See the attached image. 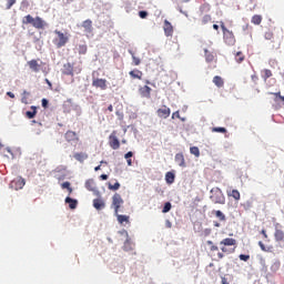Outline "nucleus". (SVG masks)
Instances as JSON below:
<instances>
[{"instance_id": "nucleus-59", "label": "nucleus", "mask_w": 284, "mask_h": 284, "mask_svg": "<svg viewBox=\"0 0 284 284\" xmlns=\"http://www.w3.org/2000/svg\"><path fill=\"white\" fill-rule=\"evenodd\" d=\"M44 82H45L47 84H49V89L52 90V83L50 82V80H49V79H45Z\"/></svg>"}, {"instance_id": "nucleus-15", "label": "nucleus", "mask_w": 284, "mask_h": 284, "mask_svg": "<svg viewBox=\"0 0 284 284\" xmlns=\"http://www.w3.org/2000/svg\"><path fill=\"white\" fill-rule=\"evenodd\" d=\"M27 64L30 68V70L34 73H38L41 71V64L36 59L28 61Z\"/></svg>"}, {"instance_id": "nucleus-23", "label": "nucleus", "mask_w": 284, "mask_h": 284, "mask_svg": "<svg viewBox=\"0 0 284 284\" xmlns=\"http://www.w3.org/2000/svg\"><path fill=\"white\" fill-rule=\"evenodd\" d=\"M63 74L73 77V65L71 63H65L63 65Z\"/></svg>"}, {"instance_id": "nucleus-33", "label": "nucleus", "mask_w": 284, "mask_h": 284, "mask_svg": "<svg viewBox=\"0 0 284 284\" xmlns=\"http://www.w3.org/2000/svg\"><path fill=\"white\" fill-rule=\"evenodd\" d=\"M120 187H121V184L119 182H115L114 184L108 183V190L109 191L116 192V191L120 190Z\"/></svg>"}, {"instance_id": "nucleus-6", "label": "nucleus", "mask_w": 284, "mask_h": 284, "mask_svg": "<svg viewBox=\"0 0 284 284\" xmlns=\"http://www.w3.org/2000/svg\"><path fill=\"white\" fill-rule=\"evenodd\" d=\"M124 200L122 199L121 194L115 193L112 195V203L111 207L115 211V215H118L120 207L123 205Z\"/></svg>"}, {"instance_id": "nucleus-39", "label": "nucleus", "mask_w": 284, "mask_h": 284, "mask_svg": "<svg viewBox=\"0 0 284 284\" xmlns=\"http://www.w3.org/2000/svg\"><path fill=\"white\" fill-rule=\"evenodd\" d=\"M129 53L131 54V57L133 59V64L134 65H140L141 64V59L138 58L132 50H129Z\"/></svg>"}, {"instance_id": "nucleus-3", "label": "nucleus", "mask_w": 284, "mask_h": 284, "mask_svg": "<svg viewBox=\"0 0 284 284\" xmlns=\"http://www.w3.org/2000/svg\"><path fill=\"white\" fill-rule=\"evenodd\" d=\"M210 199L215 204H225L226 203V197L220 187H213L211 190Z\"/></svg>"}, {"instance_id": "nucleus-32", "label": "nucleus", "mask_w": 284, "mask_h": 284, "mask_svg": "<svg viewBox=\"0 0 284 284\" xmlns=\"http://www.w3.org/2000/svg\"><path fill=\"white\" fill-rule=\"evenodd\" d=\"M65 203L69 204V207H70L71 210H74V209L77 207V205H78V201H77V200H73V199H71V197H69V196L65 199Z\"/></svg>"}, {"instance_id": "nucleus-46", "label": "nucleus", "mask_w": 284, "mask_h": 284, "mask_svg": "<svg viewBox=\"0 0 284 284\" xmlns=\"http://www.w3.org/2000/svg\"><path fill=\"white\" fill-rule=\"evenodd\" d=\"M264 37L266 40L271 41L274 39V33H273V31H266Z\"/></svg>"}, {"instance_id": "nucleus-52", "label": "nucleus", "mask_w": 284, "mask_h": 284, "mask_svg": "<svg viewBox=\"0 0 284 284\" xmlns=\"http://www.w3.org/2000/svg\"><path fill=\"white\" fill-rule=\"evenodd\" d=\"M48 104H49L48 100H45V98H43V99L41 100V105H42V108H43V109H47V108H48Z\"/></svg>"}, {"instance_id": "nucleus-48", "label": "nucleus", "mask_w": 284, "mask_h": 284, "mask_svg": "<svg viewBox=\"0 0 284 284\" xmlns=\"http://www.w3.org/2000/svg\"><path fill=\"white\" fill-rule=\"evenodd\" d=\"M239 260H240V261L247 262V261H250V255L240 254V255H239Z\"/></svg>"}, {"instance_id": "nucleus-51", "label": "nucleus", "mask_w": 284, "mask_h": 284, "mask_svg": "<svg viewBox=\"0 0 284 284\" xmlns=\"http://www.w3.org/2000/svg\"><path fill=\"white\" fill-rule=\"evenodd\" d=\"M261 234L263 235L264 240H266V242H270L268 235H267L265 229H263V230L261 231Z\"/></svg>"}, {"instance_id": "nucleus-53", "label": "nucleus", "mask_w": 284, "mask_h": 284, "mask_svg": "<svg viewBox=\"0 0 284 284\" xmlns=\"http://www.w3.org/2000/svg\"><path fill=\"white\" fill-rule=\"evenodd\" d=\"M139 16L141 19H145L148 17V12L146 11H140Z\"/></svg>"}, {"instance_id": "nucleus-19", "label": "nucleus", "mask_w": 284, "mask_h": 284, "mask_svg": "<svg viewBox=\"0 0 284 284\" xmlns=\"http://www.w3.org/2000/svg\"><path fill=\"white\" fill-rule=\"evenodd\" d=\"M213 83H214L215 87L219 88V89H222V88H224V85H225L224 79H223L222 77H220V75H215V77L213 78Z\"/></svg>"}, {"instance_id": "nucleus-5", "label": "nucleus", "mask_w": 284, "mask_h": 284, "mask_svg": "<svg viewBox=\"0 0 284 284\" xmlns=\"http://www.w3.org/2000/svg\"><path fill=\"white\" fill-rule=\"evenodd\" d=\"M221 29L223 31V39L224 42L229 45V47H233L236 43V38L233 33V31L227 30L226 26L224 22H221Z\"/></svg>"}, {"instance_id": "nucleus-62", "label": "nucleus", "mask_w": 284, "mask_h": 284, "mask_svg": "<svg viewBox=\"0 0 284 284\" xmlns=\"http://www.w3.org/2000/svg\"><path fill=\"white\" fill-rule=\"evenodd\" d=\"M165 226H166L168 229H171V227H172V223H171L170 221H166V222H165Z\"/></svg>"}, {"instance_id": "nucleus-35", "label": "nucleus", "mask_w": 284, "mask_h": 284, "mask_svg": "<svg viewBox=\"0 0 284 284\" xmlns=\"http://www.w3.org/2000/svg\"><path fill=\"white\" fill-rule=\"evenodd\" d=\"M61 187H62V190H68L69 195H71L72 192H73V189L71 187V183H70L69 181L63 182V183L61 184Z\"/></svg>"}, {"instance_id": "nucleus-63", "label": "nucleus", "mask_w": 284, "mask_h": 284, "mask_svg": "<svg viewBox=\"0 0 284 284\" xmlns=\"http://www.w3.org/2000/svg\"><path fill=\"white\" fill-rule=\"evenodd\" d=\"M7 95L11 99H14V94L12 92H8Z\"/></svg>"}, {"instance_id": "nucleus-38", "label": "nucleus", "mask_w": 284, "mask_h": 284, "mask_svg": "<svg viewBox=\"0 0 284 284\" xmlns=\"http://www.w3.org/2000/svg\"><path fill=\"white\" fill-rule=\"evenodd\" d=\"M78 52L80 55H85L88 53V45L87 44H80L78 48Z\"/></svg>"}, {"instance_id": "nucleus-2", "label": "nucleus", "mask_w": 284, "mask_h": 284, "mask_svg": "<svg viewBox=\"0 0 284 284\" xmlns=\"http://www.w3.org/2000/svg\"><path fill=\"white\" fill-rule=\"evenodd\" d=\"M53 33L57 34V38H53V45H55L57 49H62L67 45L69 42V33H62V31L55 30Z\"/></svg>"}, {"instance_id": "nucleus-29", "label": "nucleus", "mask_w": 284, "mask_h": 284, "mask_svg": "<svg viewBox=\"0 0 284 284\" xmlns=\"http://www.w3.org/2000/svg\"><path fill=\"white\" fill-rule=\"evenodd\" d=\"M244 61H245V55H244V53H243L242 51H237V52L235 53V62H236L237 64H242Z\"/></svg>"}, {"instance_id": "nucleus-22", "label": "nucleus", "mask_w": 284, "mask_h": 284, "mask_svg": "<svg viewBox=\"0 0 284 284\" xmlns=\"http://www.w3.org/2000/svg\"><path fill=\"white\" fill-rule=\"evenodd\" d=\"M227 196L234 199V201H241V193L239 190H232L226 192Z\"/></svg>"}, {"instance_id": "nucleus-44", "label": "nucleus", "mask_w": 284, "mask_h": 284, "mask_svg": "<svg viewBox=\"0 0 284 284\" xmlns=\"http://www.w3.org/2000/svg\"><path fill=\"white\" fill-rule=\"evenodd\" d=\"M14 3H17V0H6V9L10 10Z\"/></svg>"}, {"instance_id": "nucleus-17", "label": "nucleus", "mask_w": 284, "mask_h": 284, "mask_svg": "<svg viewBox=\"0 0 284 284\" xmlns=\"http://www.w3.org/2000/svg\"><path fill=\"white\" fill-rule=\"evenodd\" d=\"M82 28L87 33H92L93 32V22L92 20L88 19L84 22H82Z\"/></svg>"}, {"instance_id": "nucleus-58", "label": "nucleus", "mask_w": 284, "mask_h": 284, "mask_svg": "<svg viewBox=\"0 0 284 284\" xmlns=\"http://www.w3.org/2000/svg\"><path fill=\"white\" fill-rule=\"evenodd\" d=\"M251 80H253L254 82L258 81V77L256 74L251 75Z\"/></svg>"}, {"instance_id": "nucleus-14", "label": "nucleus", "mask_w": 284, "mask_h": 284, "mask_svg": "<svg viewBox=\"0 0 284 284\" xmlns=\"http://www.w3.org/2000/svg\"><path fill=\"white\" fill-rule=\"evenodd\" d=\"M163 31L165 37H173L174 28L170 21L164 20Z\"/></svg>"}, {"instance_id": "nucleus-18", "label": "nucleus", "mask_w": 284, "mask_h": 284, "mask_svg": "<svg viewBox=\"0 0 284 284\" xmlns=\"http://www.w3.org/2000/svg\"><path fill=\"white\" fill-rule=\"evenodd\" d=\"M85 189L89 191V192H95L97 190V184H95V181L93 179H89L85 181Z\"/></svg>"}, {"instance_id": "nucleus-12", "label": "nucleus", "mask_w": 284, "mask_h": 284, "mask_svg": "<svg viewBox=\"0 0 284 284\" xmlns=\"http://www.w3.org/2000/svg\"><path fill=\"white\" fill-rule=\"evenodd\" d=\"M11 187L16 191L23 190L26 186V180L23 178H17L10 183Z\"/></svg>"}, {"instance_id": "nucleus-24", "label": "nucleus", "mask_w": 284, "mask_h": 284, "mask_svg": "<svg viewBox=\"0 0 284 284\" xmlns=\"http://www.w3.org/2000/svg\"><path fill=\"white\" fill-rule=\"evenodd\" d=\"M212 214L215 215V217L220 221V222H226V215L222 212V211H216L213 210Z\"/></svg>"}, {"instance_id": "nucleus-20", "label": "nucleus", "mask_w": 284, "mask_h": 284, "mask_svg": "<svg viewBox=\"0 0 284 284\" xmlns=\"http://www.w3.org/2000/svg\"><path fill=\"white\" fill-rule=\"evenodd\" d=\"M165 182L169 185H172L175 182V174L172 171L165 173Z\"/></svg>"}, {"instance_id": "nucleus-31", "label": "nucleus", "mask_w": 284, "mask_h": 284, "mask_svg": "<svg viewBox=\"0 0 284 284\" xmlns=\"http://www.w3.org/2000/svg\"><path fill=\"white\" fill-rule=\"evenodd\" d=\"M263 21V17L260 14H255L253 18H251V23L255 26H260Z\"/></svg>"}, {"instance_id": "nucleus-30", "label": "nucleus", "mask_w": 284, "mask_h": 284, "mask_svg": "<svg viewBox=\"0 0 284 284\" xmlns=\"http://www.w3.org/2000/svg\"><path fill=\"white\" fill-rule=\"evenodd\" d=\"M204 53H205V60L207 63H212L215 59V55L210 52L207 49L204 50Z\"/></svg>"}, {"instance_id": "nucleus-21", "label": "nucleus", "mask_w": 284, "mask_h": 284, "mask_svg": "<svg viewBox=\"0 0 284 284\" xmlns=\"http://www.w3.org/2000/svg\"><path fill=\"white\" fill-rule=\"evenodd\" d=\"M151 93H152V89L148 85H144L143 88L140 89V94L143 98L150 99Z\"/></svg>"}, {"instance_id": "nucleus-16", "label": "nucleus", "mask_w": 284, "mask_h": 284, "mask_svg": "<svg viewBox=\"0 0 284 284\" xmlns=\"http://www.w3.org/2000/svg\"><path fill=\"white\" fill-rule=\"evenodd\" d=\"M174 161H175V163H176L180 168H185V166H186V164H185V159H184L183 153H178V154H175Z\"/></svg>"}, {"instance_id": "nucleus-55", "label": "nucleus", "mask_w": 284, "mask_h": 284, "mask_svg": "<svg viewBox=\"0 0 284 284\" xmlns=\"http://www.w3.org/2000/svg\"><path fill=\"white\" fill-rule=\"evenodd\" d=\"M225 255L222 252L217 253V260H224Z\"/></svg>"}, {"instance_id": "nucleus-60", "label": "nucleus", "mask_w": 284, "mask_h": 284, "mask_svg": "<svg viewBox=\"0 0 284 284\" xmlns=\"http://www.w3.org/2000/svg\"><path fill=\"white\" fill-rule=\"evenodd\" d=\"M206 244L210 246V248L215 245V244L213 243V241H211V240H209V241L206 242Z\"/></svg>"}, {"instance_id": "nucleus-64", "label": "nucleus", "mask_w": 284, "mask_h": 284, "mask_svg": "<svg viewBox=\"0 0 284 284\" xmlns=\"http://www.w3.org/2000/svg\"><path fill=\"white\" fill-rule=\"evenodd\" d=\"M21 102L24 103V104H28V98H26V97L22 98Z\"/></svg>"}, {"instance_id": "nucleus-7", "label": "nucleus", "mask_w": 284, "mask_h": 284, "mask_svg": "<svg viewBox=\"0 0 284 284\" xmlns=\"http://www.w3.org/2000/svg\"><path fill=\"white\" fill-rule=\"evenodd\" d=\"M109 145L112 150H119L121 144L120 141L116 136V131H112L111 134L109 135Z\"/></svg>"}, {"instance_id": "nucleus-43", "label": "nucleus", "mask_w": 284, "mask_h": 284, "mask_svg": "<svg viewBox=\"0 0 284 284\" xmlns=\"http://www.w3.org/2000/svg\"><path fill=\"white\" fill-rule=\"evenodd\" d=\"M172 209V204L170 202H166L162 209V213H168Z\"/></svg>"}, {"instance_id": "nucleus-26", "label": "nucleus", "mask_w": 284, "mask_h": 284, "mask_svg": "<svg viewBox=\"0 0 284 284\" xmlns=\"http://www.w3.org/2000/svg\"><path fill=\"white\" fill-rule=\"evenodd\" d=\"M31 110H32V111H27V112H26V116H27L29 120L34 119V118L37 116V113H38L36 105H31Z\"/></svg>"}, {"instance_id": "nucleus-1", "label": "nucleus", "mask_w": 284, "mask_h": 284, "mask_svg": "<svg viewBox=\"0 0 284 284\" xmlns=\"http://www.w3.org/2000/svg\"><path fill=\"white\" fill-rule=\"evenodd\" d=\"M22 24H31L34 29L44 30L48 27V23L40 17L33 18L31 14H28L22 18Z\"/></svg>"}, {"instance_id": "nucleus-25", "label": "nucleus", "mask_w": 284, "mask_h": 284, "mask_svg": "<svg viewBox=\"0 0 284 284\" xmlns=\"http://www.w3.org/2000/svg\"><path fill=\"white\" fill-rule=\"evenodd\" d=\"M73 158L80 162V163H83L85 160H88V154L87 153H83V152H80V153H75L73 155Z\"/></svg>"}, {"instance_id": "nucleus-45", "label": "nucleus", "mask_w": 284, "mask_h": 284, "mask_svg": "<svg viewBox=\"0 0 284 284\" xmlns=\"http://www.w3.org/2000/svg\"><path fill=\"white\" fill-rule=\"evenodd\" d=\"M190 152H191L193 155H195L196 158L200 156V150H199L197 146L191 148V149H190Z\"/></svg>"}, {"instance_id": "nucleus-54", "label": "nucleus", "mask_w": 284, "mask_h": 284, "mask_svg": "<svg viewBox=\"0 0 284 284\" xmlns=\"http://www.w3.org/2000/svg\"><path fill=\"white\" fill-rule=\"evenodd\" d=\"M210 252H219V246L215 244V245H212L210 247Z\"/></svg>"}, {"instance_id": "nucleus-13", "label": "nucleus", "mask_w": 284, "mask_h": 284, "mask_svg": "<svg viewBox=\"0 0 284 284\" xmlns=\"http://www.w3.org/2000/svg\"><path fill=\"white\" fill-rule=\"evenodd\" d=\"M282 227L283 226H281L278 223L275 225L274 239H275V242L277 243L284 242V231Z\"/></svg>"}, {"instance_id": "nucleus-36", "label": "nucleus", "mask_w": 284, "mask_h": 284, "mask_svg": "<svg viewBox=\"0 0 284 284\" xmlns=\"http://www.w3.org/2000/svg\"><path fill=\"white\" fill-rule=\"evenodd\" d=\"M273 75L272 71L270 69H264L262 71V78L264 81H266L268 78Z\"/></svg>"}, {"instance_id": "nucleus-61", "label": "nucleus", "mask_w": 284, "mask_h": 284, "mask_svg": "<svg viewBox=\"0 0 284 284\" xmlns=\"http://www.w3.org/2000/svg\"><path fill=\"white\" fill-rule=\"evenodd\" d=\"M222 284H230L229 280L225 277H222Z\"/></svg>"}, {"instance_id": "nucleus-40", "label": "nucleus", "mask_w": 284, "mask_h": 284, "mask_svg": "<svg viewBox=\"0 0 284 284\" xmlns=\"http://www.w3.org/2000/svg\"><path fill=\"white\" fill-rule=\"evenodd\" d=\"M115 216H118V223H120V224H123L124 222L129 223V216H126V215H119V213Z\"/></svg>"}, {"instance_id": "nucleus-47", "label": "nucleus", "mask_w": 284, "mask_h": 284, "mask_svg": "<svg viewBox=\"0 0 284 284\" xmlns=\"http://www.w3.org/2000/svg\"><path fill=\"white\" fill-rule=\"evenodd\" d=\"M212 18L210 14H205L202 19V24H206L209 22H211Z\"/></svg>"}, {"instance_id": "nucleus-27", "label": "nucleus", "mask_w": 284, "mask_h": 284, "mask_svg": "<svg viewBox=\"0 0 284 284\" xmlns=\"http://www.w3.org/2000/svg\"><path fill=\"white\" fill-rule=\"evenodd\" d=\"M93 206L97 210H103L105 207V203H104V201H102L100 199H95V200H93Z\"/></svg>"}, {"instance_id": "nucleus-57", "label": "nucleus", "mask_w": 284, "mask_h": 284, "mask_svg": "<svg viewBox=\"0 0 284 284\" xmlns=\"http://www.w3.org/2000/svg\"><path fill=\"white\" fill-rule=\"evenodd\" d=\"M100 179H101L102 181H108L109 176H108V174H101V175H100Z\"/></svg>"}, {"instance_id": "nucleus-49", "label": "nucleus", "mask_w": 284, "mask_h": 284, "mask_svg": "<svg viewBox=\"0 0 284 284\" xmlns=\"http://www.w3.org/2000/svg\"><path fill=\"white\" fill-rule=\"evenodd\" d=\"M172 120H175V119H181V115H180V111L176 110L172 113V116H171Z\"/></svg>"}, {"instance_id": "nucleus-42", "label": "nucleus", "mask_w": 284, "mask_h": 284, "mask_svg": "<svg viewBox=\"0 0 284 284\" xmlns=\"http://www.w3.org/2000/svg\"><path fill=\"white\" fill-rule=\"evenodd\" d=\"M280 266H281L280 261H275V262L271 265V271H272L273 273H275V272L278 271Z\"/></svg>"}, {"instance_id": "nucleus-28", "label": "nucleus", "mask_w": 284, "mask_h": 284, "mask_svg": "<svg viewBox=\"0 0 284 284\" xmlns=\"http://www.w3.org/2000/svg\"><path fill=\"white\" fill-rule=\"evenodd\" d=\"M258 246L264 253H272L273 252V245L266 246L262 241L258 242Z\"/></svg>"}, {"instance_id": "nucleus-4", "label": "nucleus", "mask_w": 284, "mask_h": 284, "mask_svg": "<svg viewBox=\"0 0 284 284\" xmlns=\"http://www.w3.org/2000/svg\"><path fill=\"white\" fill-rule=\"evenodd\" d=\"M237 244V241L236 239H233V237H225L223 239L221 242H220V245L222 246L221 247V251L222 253L224 254H233L235 252V248H227V246H236Z\"/></svg>"}, {"instance_id": "nucleus-56", "label": "nucleus", "mask_w": 284, "mask_h": 284, "mask_svg": "<svg viewBox=\"0 0 284 284\" xmlns=\"http://www.w3.org/2000/svg\"><path fill=\"white\" fill-rule=\"evenodd\" d=\"M132 156H133V153L132 152H128L124 158L126 160H131Z\"/></svg>"}, {"instance_id": "nucleus-34", "label": "nucleus", "mask_w": 284, "mask_h": 284, "mask_svg": "<svg viewBox=\"0 0 284 284\" xmlns=\"http://www.w3.org/2000/svg\"><path fill=\"white\" fill-rule=\"evenodd\" d=\"M130 75H131L133 79H139V80H141L143 73H142L140 70L135 69V70H133V71L130 72Z\"/></svg>"}, {"instance_id": "nucleus-37", "label": "nucleus", "mask_w": 284, "mask_h": 284, "mask_svg": "<svg viewBox=\"0 0 284 284\" xmlns=\"http://www.w3.org/2000/svg\"><path fill=\"white\" fill-rule=\"evenodd\" d=\"M211 132H219L221 134H226L227 133V129L223 128V126H215L211 129Z\"/></svg>"}, {"instance_id": "nucleus-10", "label": "nucleus", "mask_w": 284, "mask_h": 284, "mask_svg": "<svg viewBox=\"0 0 284 284\" xmlns=\"http://www.w3.org/2000/svg\"><path fill=\"white\" fill-rule=\"evenodd\" d=\"M92 87L105 91L108 89V81L105 79H93Z\"/></svg>"}, {"instance_id": "nucleus-50", "label": "nucleus", "mask_w": 284, "mask_h": 284, "mask_svg": "<svg viewBox=\"0 0 284 284\" xmlns=\"http://www.w3.org/2000/svg\"><path fill=\"white\" fill-rule=\"evenodd\" d=\"M21 7H22V8H29V7H30L29 0H22V1H21Z\"/></svg>"}, {"instance_id": "nucleus-8", "label": "nucleus", "mask_w": 284, "mask_h": 284, "mask_svg": "<svg viewBox=\"0 0 284 284\" xmlns=\"http://www.w3.org/2000/svg\"><path fill=\"white\" fill-rule=\"evenodd\" d=\"M156 115L160 119L166 120L171 115V109L166 104H163L161 108L156 110Z\"/></svg>"}, {"instance_id": "nucleus-41", "label": "nucleus", "mask_w": 284, "mask_h": 284, "mask_svg": "<svg viewBox=\"0 0 284 284\" xmlns=\"http://www.w3.org/2000/svg\"><path fill=\"white\" fill-rule=\"evenodd\" d=\"M211 10V6L209 3H204L200 7L201 13H207Z\"/></svg>"}, {"instance_id": "nucleus-11", "label": "nucleus", "mask_w": 284, "mask_h": 284, "mask_svg": "<svg viewBox=\"0 0 284 284\" xmlns=\"http://www.w3.org/2000/svg\"><path fill=\"white\" fill-rule=\"evenodd\" d=\"M120 234L126 236V241H125V243L123 245V251H125V252L133 251V244H132V241H131V239L129 236L128 231H120Z\"/></svg>"}, {"instance_id": "nucleus-9", "label": "nucleus", "mask_w": 284, "mask_h": 284, "mask_svg": "<svg viewBox=\"0 0 284 284\" xmlns=\"http://www.w3.org/2000/svg\"><path fill=\"white\" fill-rule=\"evenodd\" d=\"M64 139L68 143H78L80 141V138L79 135L74 132V131H71V130H68L64 134Z\"/></svg>"}]
</instances>
